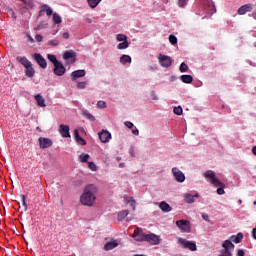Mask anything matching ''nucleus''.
I'll return each instance as SVG.
<instances>
[{
	"instance_id": "nucleus-1",
	"label": "nucleus",
	"mask_w": 256,
	"mask_h": 256,
	"mask_svg": "<svg viewBox=\"0 0 256 256\" xmlns=\"http://www.w3.org/2000/svg\"><path fill=\"white\" fill-rule=\"evenodd\" d=\"M95 193H97V186L89 184L84 188V192L80 197V202L86 207H93L95 203Z\"/></svg>"
},
{
	"instance_id": "nucleus-2",
	"label": "nucleus",
	"mask_w": 256,
	"mask_h": 256,
	"mask_svg": "<svg viewBox=\"0 0 256 256\" xmlns=\"http://www.w3.org/2000/svg\"><path fill=\"white\" fill-rule=\"evenodd\" d=\"M217 9L215 8V3L213 0H201V5L197 12V15H205V17H211L215 15Z\"/></svg>"
},
{
	"instance_id": "nucleus-3",
	"label": "nucleus",
	"mask_w": 256,
	"mask_h": 256,
	"mask_svg": "<svg viewBox=\"0 0 256 256\" xmlns=\"http://www.w3.org/2000/svg\"><path fill=\"white\" fill-rule=\"evenodd\" d=\"M203 177H205V179H210V183L215 187H218V195H225V184L221 182L219 179H217V176L215 175L214 171L207 170L206 172L203 173Z\"/></svg>"
},
{
	"instance_id": "nucleus-4",
	"label": "nucleus",
	"mask_w": 256,
	"mask_h": 256,
	"mask_svg": "<svg viewBox=\"0 0 256 256\" xmlns=\"http://www.w3.org/2000/svg\"><path fill=\"white\" fill-rule=\"evenodd\" d=\"M47 59L54 66V75H56L57 77H63V75L67 73V69L65 68L63 63L57 59V56H55V54H47Z\"/></svg>"
},
{
	"instance_id": "nucleus-5",
	"label": "nucleus",
	"mask_w": 256,
	"mask_h": 256,
	"mask_svg": "<svg viewBox=\"0 0 256 256\" xmlns=\"http://www.w3.org/2000/svg\"><path fill=\"white\" fill-rule=\"evenodd\" d=\"M178 245L183 249H189V251H197V244L185 238H178Z\"/></svg>"
},
{
	"instance_id": "nucleus-6",
	"label": "nucleus",
	"mask_w": 256,
	"mask_h": 256,
	"mask_svg": "<svg viewBox=\"0 0 256 256\" xmlns=\"http://www.w3.org/2000/svg\"><path fill=\"white\" fill-rule=\"evenodd\" d=\"M176 226L180 229L181 233H191V222L189 220H177Z\"/></svg>"
},
{
	"instance_id": "nucleus-7",
	"label": "nucleus",
	"mask_w": 256,
	"mask_h": 256,
	"mask_svg": "<svg viewBox=\"0 0 256 256\" xmlns=\"http://www.w3.org/2000/svg\"><path fill=\"white\" fill-rule=\"evenodd\" d=\"M158 61L160 66L164 67L165 69H169V67L173 65V59L165 54H159Z\"/></svg>"
},
{
	"instance_id": "nucleus-8",
	"label": "nucleus",
	"mask_w": 256,
	"mask_h": 256,
	"mask_svg": "<svg viewBox=\"0 0 256 256\" xmlns=\"http://www.w3.org/2000/svg\"><path fill=\"white\" fill-rule=\"evenodd\" d=\"M172 173H173V177H174L175 181H177V183L185 182V174L181 170H179V168H177V167L172 168Z\"/></svg>"
},
{
	"instance_id": "nucleus-9",
	"label": "nucleus",
	"mask_w": 256,
	"mask_h": 256,
	"mask_svg": "<svg viewBox=\"0 0 256 256\" xmlns=\"http://www.w3.org/2000/svg\"><path fill=\"white\" fill-rule=\"evenodd\" d=\"M58 131L61 135V137H64V139H69L71 138V133L69 131H71V128H69V125L67 124H60Z\"/></svg>"
},
{
	"instance_id": "nucleus-10",
	"label": "nucleus",
	"mask_w": 256,
	"mask_h": 256,
	"mask_svg": "<svg viewBox=\"0 0 256 256\" xmlns=\"http://www.w3.org/2000/svg\"><path fill=\"white\" fill-rule=\"evenodd\" d=\"M145 241L150 245H159V243H161V239L159 238V236L154 233L146 234Z\"/></svg>"
},
{
	"instance_id": "nucleus-11",
	"label": "nucleus",
	"mask_w": 256,
	"mask_h": 256,
	"mask_svg": "<svg viewBox=\"0 0 256 256\" xmlns=\"http://www.w3.org/2000/svg\"><path fill=\"white\" fill-rule=\"evenodd\" d=\"M33 58L41 69H47V60L44 59L43 55L34 53Z\"/></svg>"
},
{
	"instance_id": "nucleus-12",
	"label": "nucleus",
	"mask_w": 256,
	"mask_h": 256,
	"mask_svg": "<svg viewBox=\"0 0 256 256\" xmlns=\"http://www.w3.org/2000/svg\"><path fill=\"white\" fill-rule=\"evenodd\" d=\"M98 137L101 141V143H109L111 141V132L108 130L103 129L98 133Z\"/></svg>"
},
{
	"instance_id": "nucleus-13",
	"label": "nucleus",
	"mask_w": 256,
	"mask_h": 256,
	"mask_svg": "<svg viewBox=\"0 0 256 256\" xmlns=\"http://www.w3.org/2000/svg\"><path fill=\"white\" fill-rule=\"evenodd\" d=\"M134 241H145L147 234L143 233V229L141 228H137L136 230H134V233L132 235Z\"/></svg>"
},
{
	"instance_id": "nucleus-14",
	"label": "nucleus",
	"mask_w": 256,
	"mask_h": 256,
	"mask_svg": "<svg viewBox=\"0 0 256 256\" xmlns=\"http://www.w3.org/2000/svg\"><path fill=\"white\" fill-rule=\"evenodd\" d=\"M40 149H48V147H51L53 145V141L49 138H43L40 137L38 139Z\"/></svg>"
},
{
	"instance_id": "nucleus-15",
	"label": "nucleus",
	"mask_w": 256,
	"mask_h": 256,
	"mask_svg": "<svg viewBox=\"0 0 256 256\" xmlns=\"http://www.w3.org/2000/svg\"><path fill=\"white\" fill-rule=\"evenodd\" d=\"M85 75H87V71H85L84 69L75 70L70 74L71 81H76L77 79H81V77H85Z\"/></svg>"
},
{
	"instance_id": "nucleus-16",
	"label": "nucleus",
	"mask_w": 256,
	"mask_h": 256,
	"mask_svg": "<svg viewBox=\"0 0 256 256\" xmlns=\"http://www.w3.org/2000/svg\"><path fill=\"white\" fill-rule=\"evenodd\" d=\"M199 198V193H195L194 195L191 193H186L184 195V201L185 203H188V205L193 204V202L195 201V199Z\"/></svg>"
},
{
	"instance_id": "nucleus-17",
	"label": "nucleus",
	"mask_w": 256,
	"mask_h": 256,
	"mask_svg": "<svg viewBox=\"0 0 256 256\" xmlns=\"http://www.w3.org/2000/svg\"><path fill=\"white\" fill-rule=\"evenodd\" d=\"M16 61H17L18 63H20V65H23V66H24V69H25L26 67H29L30 65L33 64V63H31V61H29V59H27V57H25V56H18V57L16 58Z\"/></svg>"
},
{
	"instance_id": "nucleus-18",
	"label": "nucleus",
	"mask_w": 256,
	"mask_h": 256,
	"mask_svg": "<svg viewBox=\"0 0 256 256\" xmlns=\"http://www.w3.org/2000/svg\"><path fill=\"white\" fill-rule=\"evenodd\" d=\"M16 61H17L18 63H20V65H23V66H24V69H25L26 67H29L30 65L33 64V63H31V61H29V59H27V57H25V56H18V57L16 58Z\"/></svg>"
},
{
	"instance_id": "nucleus-19",
	"label": "nucleus",
	"mask_w": 256,
	"mask_h": 256,
	"mask_svg": "<svg viewBox=\"0 0 256 256\" xmlns=\"http://www.w3.org/2000/svg\"><path fill=\"white\" fill-rule=\"evenodd\" d=\"M253 9V6L251 4H245L241 6L237 13L238 15H245V13H249Z\"/></svg>"
},
{
	"instance_id": "nucleus-20",
	"label": "nucleus",
	"mask_w": 256,
	"mask_h": 256,
	"mask_svg": "<svg viewBox=\"0 0 256 256\" xmlns=\"http://www.w3.org/2000/svg\"><path fill=\"white\" fill-rule=\"evenodd\" d=\"M74 136L78 145H82V146L87 145V140H85L83 137H81V135H79L78 129L74 130Z\"/></svg>"
},
{
	"instance_id": "nucleus-21",
	"label": "nucleus",
	"mask_w": 256,
	"mask_h": 256,
	"mask_svg": "<svg viewBox=\"0 0 256 256\" xmlns=\"http://www.w3.org/2000/svg\"><path fill=\"white\" fill-rule=\"evenodd\" d=\"M75 57H77V53L73 50H67L63 54L64 61H69V59H74L75 61Z\"/></svg>"
},
{
	"instance_id": "nucleus-22",
	"label": "nucleus",
	"mask_w": 256,
	"mask_h": 256,
	"mask_svg": "<svg viewBox=\"0 0 256 256\" xmlns=\"http://www.w3.org/2000/svg\"><path fill=\"white\" fill-rule=\"evenodd\" d=\"M34 98L38 107H47V104H45V98H43L41 94H36Z\"/></svg>"
},
{
	"instance_id": "nucleus-23",
	"label": "nucleus",
	"mask_w": 256,
	"mask_h": 256,
	"mask_svg": "<svg viewBox=\"0 0 256 256\" xmlns=\"http://www.w3.org/2000/svg\"><path fill=\"white\" fill-rule=\"evenodd\" d=\"M25 69V76L29 77L30 79L35 77V68H33V64H31L30 66H26Z\"/></svg>"
},
{
	"instance_id": "nucleus-24",
	"label": "nucleus",
	"mask_w": 256,
	"mask_h": 256,
	"mask_svg": "<svg viewBox=\"0 0 256 256\" xmlns=\"http://www.w3.org/2000/svg\"><path fill=\"white\" fill-rule=\"evenodd\" d=\"M159 208L161 209V211H163V213H171V206L165 202V201H162L160 204H159Z\"/></svg>"
},
{
	"instance_id": "nucleus-25",
	"label": "nucleus",
	"mask_w": 256,
	"mask_h": 256,
	"mask_svg": "<svg viewBox=\"0 0 256 256\" xmlns=\"http://www.w3.org/2000/svg\"><path fill=\"white\" fill-rule=\"evenodd\" d=\"M232 240H225L223 243H222V247L223 249H228L230 251H233L235 249V244L233 242H231Z\"/></svg>"
},
{
	"instance_id": "nucleus-26",
	"label": "nucleus",
	"mask_w": 256,
	"mask_h": 256,
	"mask_svg": "<svg viewBox=\"0 0 256 256\" xmlns=\"http://www.w3.org/2000/svg\"><path fill=\"white\" fill-rule=\"evenodd\" d=\"M118 245H119V243H117V241L107 242L104 245V251H111L112 249H115V247H117Z\"/></svg>"
},
{
	"instance_id": "nucleus-27",
	"label": "nucleus",
	"mask_w": 256,
	"mask_h": 256,
	"mask_svg": "<svg viewBox=\"0 0 256 256\" xmlns=\"http://www.w3.org/2000/svg\"><path fill=\"white\" fill-rule=\"evenodd\" d=\"M43 11H46V15L48 17H51V15H53V9L47 4H44L40 7V13H43Z\"/></svg>"
},
{
	"instance_id": "nucleus-28",
	"label": "nucleus",
	"mask_w": 256,
	"mask_h": 256,
	"mask_svg": "<svg viewBox=\"0 0 256 256\" xmlns=\"http://www.w3.org/2000/svg\"><path fill=\"white\" fill-rule=\"evenodd\" d=\"M230 240L233 241V243L239 244L243 241V233H238L237 235H232L230 237Z\"/></svg>"
},
{
	"instance_id": "nucleus-29",
	"label": "nucleus",
	"mask_w": 256,
	"mask_h": 256,
	"mask_svg": "<svg viewBox=\"0 0 256 256\" xmlns=\"http://www.w3.org/2000/svg\"><path fill=\"white\" fill-rule=\"evenodd\" d=\"M180 81H182V83H186V84L193 83V76H191L189 74L181 75Z\"/></svg>"
},
{
	"instance_id": "nucleus-30",
	"label": "nucleus",
	"mask_w": 256,
	"mask_h": 256,
	"mask_svg": "<svg viewBox=\"0 0 256 256\" xmlns=\"http://www.w3.org/2000/svg\"><path fill=\"white\" fill-rule=\"evenodd\" d=\"M132 59H131V56L127 55V54H123L121 57H120V63L122 65H125L126 63H131Z\"/></svg>"
},
{
	"instance_id": "nucleus-31",
	"label": "nucleus",
	"mask_w": 256,
	"mask_h": 256,
	"mask_svg": "<svg viewBox=\"0 0 256 256\" xmlns=\"http://www.w3.org/2000/svg\"><path fill=\"white\" fill-rule=\"evenodd\" d=\"M53 23L55 25H61L63 23V19L58 13H53Z\"/></svg>"
},
{
	"instance_id": "nucleus-32",
	"label": "nucleus",
	"mask_w": 256,
	"mask_h": 256,
	"mask_svg": "<svg viewBox=\"0 0 256 256\" xmlns=\"http://www.w3.org/2000/svg\"><path fill=\"white\" fill-rule=\"evenodd\" d=\"M83 117L87 118L88 121H95V116H93V114H91V112H89L88 110H85L82 113Z\"/></svg>"
},
{
	"instance_id": "nucleus-33",
	"label": "nucleus",
	"mask_w": 256,
	"mask_h": 256,
	"mask_svg": "<svg viewBox=\"0 0 256 256\" xmlns=\"http://www.w3.org/2000/svg\"><path fill=\"white\" fill-rule=\"evenodd\" d=\"M129 47V41L126 40L124 42H121L117 45V49L119 50H123V49H127Z\"/></svg>"
},
{
	"instance_id": "nucleus-34",
	"label": "nucleus",
	"mask_w": 256,
	"mask_h": 256,
	"mask_svg": "<svg viewBox=\"0 0 256 256\" xmlns=\"http://www.w3.org/2000/svg\"><path fill=\"white\" fill-rule=\"evenodd\" d=\"M87 3L91 9H95L99 5V0H87Z\"/></svg>"
},
{
	"instance_id": "nucleus-35",
	"label": "nucleus",
	"mask_w": 256,
	"mask_h": 256,
	"mask_svg": "<svg viewBox=\"0 0 256 256\" xmlns=\"http://www.w3.org/2000/svg\"><path fill=\"white\" fill-rule=\"evenodd\" d=\"M97 109H107V102L99 100L96 104Z\"/></svg>"
},
{
	"instance_id": "nucleus-36",
	"label": "nucleus",
	"mask_w": 256,
	"mask_h": 256,
	"mask_svg": "<svg viewBox=\"0 0 256 256\" xmlns=\"http://www.w3.org/2000/svg\"><path fill=\"white\" fill-rule=\"evenodd\" d=\"M89 157H90L89 154L82 153L79 156V159H80L81 163H88Z\"/></svg>"
},
{
	"instance_id": "nucleus-37",
	"label": "nucleus",
	"mask_w": 256,
	"mask_h": 256,
	"mask_svg": "<svg viewBox=\"0 0 256 256\" xmlns=\"http://www.w3.org/2000/svg\"><path fill=\"white\" fill-rule=\"evenodd\" d=\"M188 70L189 66H187L185 62H182L179 67L180 73H187Z\"/></svg>"
},
{
	"instance_id": "nucleus-38",
	"label": "nucleus",
	"mask_w": 256,
	"mask_h": 256,
	"mask_svg": "<svg viewBox=\"0 0 256 256\" xmlns=\"http://www.w3.org/2000/svg\"><path fill=\"white\" fill-rule=\"evenodd\" d=\"M232 250L229 249H222L220 250V255L219 256H233V253H231Z\"/></svg>"
},
{
	"instance_id": "nucleus-39",
	"label": "nucleus",
	"mask_w": 256,
	"mask_h": 256,
	"mask_svg": "<svg viewBox=\"0 0 256 256\" xmlns=\"http://www.w3.org/2000/svg\"><path fill=\"white\" fill-rule=\"evenodd\" d=\"M116 40L119 41L120 43H123V42L127 41V35L117 34L116 35Z\"/></svg>"
},
{
	"instance_id": "nucleus-40",
	"label": "nucleus",
	"mask_w": 256,
	"mask_h": 256,
	"mask_svg": "<svg viewBox=\"0 0 256 256\" xmlns=\"http://www.w3.org/2000/svg\"><path fill=\"white\" fill-rule=\"evenodd\" d=\"M127 215H129V210H123L118 213L119 219H125V217H127Z\"/></svg>"
},
{
	"instance_id": "nucleus-41",
	"label": "nucleus",
	"mask_w": 256,
	"mask_h": 256,
	"mask_svg": "<svg viewBox=\"0 0 256 256\" xmlns=\"http://www.w3.org/2000/svg\"><path fill=\"white\" fill-rule=\"evenodd\" d=\"M173 112L175 115H182L183 114V108L181 106L174 107Z\"/></svg>"
},
{
	"instance_id": "nucleus-42",
	"label": "nucleus",
	"mask_w": 256,
	"mask_h": 256,
	"mask_svg": "<svg viewBox=\"0 0 256 256\" xmlns=\"http://www.w3.org/2000/svg\"><path fill=\"white\" fill-rule=\"evenodd\" d=\"M76 87H77V89H86L87 88V82H85V81L78 82L76 84Z\"/></svg>"
},
{
	"instance_id": "nucleus-43",
	"label": "nucleus",
	"mask_w": 256,
	"mask_h": 256,
	"mask_svg": "<svg viewBox=\"0 0 256 256\" xmlns=\"http://www.w3.org/2000/svg\"><path fill=\"white\" fill-rule=\"evenodd\" d=\"M169 42L171 43V45H177V36L171 34L169 36Z\"/></svg>"
},
{
	"instance_id": "nucleus-44",
	"label": "nucleus",
	"mask_w": 256,
	"mask_h": 256,
	"mask_svg": "<svg viewBox=\"0 0 256 256\" xmlns=\"http://www.w3.org/2000/svg\"><path fill=\"white\" fill-rule=\"evenodd\" d=\"M187 3H189V0H178L177 1L178 7H187Z\"/></svg>"
},
{
	"instance_id": "nucleus-45",
	"label": "nucleus",
	"mask_w": 256,
	"mask_h": 256,
	"mask_svg": "<svg viewBox=\"0 0 256 256\" xmlns=\"http://www.w3.org/2000/svg\"><path fill=\"white\" fill-rule=\"evenodd\" d=\"M150 97L152 98L153 101H159V96H157V93L155 92V90H152L150 92Z\"/></svg>"
},
{
	"instance_id": "nucleus-46",
	"label": "nucleus",
	"mask_w": 256,
	"mask_h": 256,
	"mask_svg": "<svg viewBox=\"0 0 256 256\" xmlns=\"http://www.w3.org/2000/svg\"><path fill=\"white\" fill-rule=\"evenodd\" d=\"M48 45H50L51 47H57L59 45V40L57 39L50 40L48 41Z\"/></svg>"
},
{
	"instance_id": "nucleus-47",
	"label": "nucleus",
	"mask_w": 256,
	"mask_h": 256,
	"mask_svg": "<svg viewBox=\"0 0 256 256\" xmlns=\"http://www.w3.org/2000/svg\"><path fill=\"white\" fill-rule=\"evenodd\" d=\"M88 167L90 171H97V165L95 164V162H88Z\"/></svg>"
},
{
	"instance_id": "nucleus-48",
	"label": "nucleus",
	"mask_w": 256,
	"mask_h": 256,
	"mask_svg": "<svg viewBox=\"0 0 256 256\" xmlns=\"http://www.w3.org/2000/svg\"><path fill=\"white\" fill-rule=\"evenodd\" d=\"M24 6V9H33V2L32 1H29V2H27L26 1V4H23Z\"/></svg>"
},
{
	"instance_id": "nucleus-49",
	"label": "nucleus",
	"mask_w": 256,
	"mask_h": 256,
	"mask_svg": "<svg viewBox=\"0 0 256 256\" xmlns=\"http://www.w3.org/2000/svg\"><path fill=\"white\" fill-rule=\"evenodd\" d=\"M21 199H22V205L24 207V211H27V201H26L25 195L22 194Z\"/></svg>"
},
{
	"instance_id": "nucleus-50",
	"label": "nucleus",
	"mask_w": 256,
	"mask_h": 256,
	"mask_svg": "<svg viewBox=\"0 0 256 256\" xmlns=\"http://www.w3.org/2000/svg\"><path fill=\"white\" fill-rule=\"evenodd\" d=\"M125 127H127L128 129H133V127H135V125L133 124V122L131 121H126L124 123Z\"/></svg>"
},
{
	"instance_id": "nucleus-51",
	"label": "nucleus",
	"mask_w": 256,
	"mask_h": 256,
	"mask_svg": "<svg viewBox=\"0 0 256 256\" xmlns=\"http://www.w3.org/2000/svg\"><path fill=\"white\" fill-rule=\"evenodd\" d=\"M35 39H36V41H37L38 43H41V41H43V36H42L41 34H37V35L35 36Z\"/></svg>"
},
{
	"instance_id": "nucleus-52",
	"label": "nucleus",
	"mask_w": 256,
	"mask_h": 256,
	"mask_svg": "<svg viewBox=\"0 0 256 256\" xmlns=\"http://www.w3.org/2000/svg\"><path fill=\"white\" fill-rule=\"evenodd\" d=\"M236 255L237 256H245V251L243 249H238Z\"/></svg>"
},
{
	"instance_id": "nucleus-53",
	"label": "nucleus",
	"mask_w": 256,
	"mask_h": 256,
	"mask_svg": "<svg viewBox=\"0 0 256 256\" xmlns=\"http://www.w3.org/2000/svg\"><path fill=\"white\" fill-rule=\"evenodd\" d=\"M69 37H70L69 32H64V33L62 34V38H63V39H69Z\"/></svg>"
},
{
	"instance_id": "nucleus-54",
	"label": "nucleus",
	"mask_w": 256,
	"mask_h": 256,
	"mask_svg": "<svg viewBox=\"0 0 256 256\" xmlns=\"http://www.w3.org/2000/svg\"><path fill=\"white\" fill-rule=\"evenodd\" d=\"M132 133L133 135H139V129H137V127H134V129H132Z\"/></svg>"
},
{
	"instance_id": "nucleus-55",
	"label": "nucleus",
	"mask_w": 256,
	"mask_h": 256,
	"mask_svg": "<svg viewBox=\"0 0 256 256\" xmlns=\"http://www.w3.org/2000/svg\"><path fill=\"white\" fill-rule=\"evenodd\" d=\"M202 219H204V221H209V215L202 214Z\"/></svg>"
},
{
	"instance_id": "nucleus-56",
	"label": "nucleus",
	"mask_w": 256,
	"mask_h": 256,
	"mask_svg": "<svg viewBox=\"0 0 256 256\" xmlns=\"http://www.w3.org/2000/svg\"><path fill=\"white\" fill-rule=\"evenodd\" d=\"M41 29H43V25H41V24H38V25L35 27V30H36V31H41Z\"/></svg>"
},
{
	"instance_id": "nucleus-57",
	"label": "nucleus",
	"mask_w": 256,
	"mask_h": 256,
	"mask_svg": "<svg viewBox=\"0 0 256 256\" xmlns=\"http://www.w3.org/2000/svg\"><path fill=\"white\" fill-rule=\"evenodd\" d=\"M176 79H177V76L172 75V76H170L169 81L173 82V81H175Z\"/></svg>"
},
{
	"instance_id": "nucleus-58",
	"label": "nucleus",
	"mask_w": 256,
	"mask_h": 256,
	"mask_svg": "<svg viewBox=\"0 0 256 256\" xmlns=\"http://www.w3.org/2000/svg\"><path fill=\"white\" fill-rule=\"evenodd\" d=\"M250 17H253V19H255L256 20V11H254L253 13H252V15H249Z\"/></svg>"
},
{
	"instance_id": "nucleus-59",
	"label": "nucleus",
	"mask_w": 256,
	"mask_h": 256,
	"mask_svg": "<svg viewBox=\"0 0 256 256\" xmlns=\"http://www.w3.org/2000/svg\"><path fill=\"white\" fill-rule=\"evenodd\" d=\"M249 65H251L252 67H256V63H253L252 61H248Z\"/></svg>"
},
{
	"instance_id": "nucleus-60",
	"label": "nucleus",
	"mask_w": 256,
	"mask_h": 256,
	"mask_svg": "<svg viewBox=\"0 0 256 256\" xmlns=\"http://www.w3.org/2000/svg\"><path fill=\"white\" fill-rule=\"evenodd\" d=\"M252 153H253V155H256V146H254V147L252 148Z\"/></svg>"
},
{
	"instance_id": "nucleus-61",
	"label": "nucleus",
	"mask_w": 256,
	"mask_h": 256,
	"mask_svg": "<svg viewBox=\"0 0 256 256\" xmlns=\"http://www.w3.org/2000/svg\"><path fill=\"white\" fill-rule=\"evenodd\" d=\"M57 33H59V29L52 31V35H56Z\"/></svg>"
},
{
	"instance_id": "nucleus-62",
	"label": "nucleus",
	"mask_w": 256,
	"mask_h": 256,
	"mask_svg": "<svg viewBox=\"0 0 256 256\" xmlns=\"http://www.w3.org/2000/svg\"><path fill=\"white\" fill-rule=\"evenodd\" d=\"M119 167H120V169H123V167H125V163H120Z\"/></svg>"
},
{
	"instance_id": "nucleus-63",
	"label": "nucleus",
	"mask_w": 256,
	"mask_h": 256,
	"mask_svg": "<svg viewBox=\"0 0 256 256\" xmlns=\"http://www.w3.org/2000/svg\"><path fill=\"white\" fill-rule=\"evenodd\" d=\"M28 37H29L31 43H35V39H33V37H31V36H28Z\"/></svg>"
},
{
	"instance_id": "nucleus-64",
	"label": "nucleus",
	"mask_w": 256,
	"mask_h": 256,
	"mask_svg": "<svg viewBox=\"0 0 256 256\" xmlns=\"http://www.w3.org/2000/svg\"><path fill=\"white\" fill-rule=\"evenodd\" d=\"M242 203H243V200L239 199L238 200V205H242Z\"/></svg>"
}]
</instances>
